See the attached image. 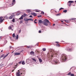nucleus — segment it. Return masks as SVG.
I'll return each mask as SVG.
<instances>
[{
	"instance_id": "f257e3e1",
	"label": "nucleus",
	"mask_w": 76,
	"mask_h": 76,
	"mask_svg": "<svg viewBox=\"0 0 76 76\" xmlns=\"http://www.w3.org/2000/svg\"><path fill=\"white\" fill-rule=\"evenodd\" d=\"M49 53H50L49 54L51 57H57V52L55 51L54 50H52L50 51Z\"/></svg>"
},
{
	"instance_id": "f03ea898",
	"label": "nucleus",
	"mask_w": 76,
	"mask_h": 76,
	"mask_svg": "<svg viewBox=\"0 0 76 76\" xmlns=\"http://www.w3.org/2000/svg\"><path fill=\"white\" fill-rule=\"evenodd\" d=\"M67 59V56L65 54H63L61 56V59L62 60L63 62H65Z\"/></svg>"
},
{
	"instance_id": "7ed1b4c3",
	"label": "nucleus",
	"mask_w": 76,
	"mask_h": 76,
	"mask_svg": "<svg viewBox=\"0 0 76 76\" xmlns=\"http://www.w3.org/2000/svg\"><path fill=\"white\" fill-rule=\"evenodd\" d=\"M23 73V74L25 73V70L24 69H20V72H17L16 74L17 76H20V74H22Z\"/></svg>"
},
{
	"instance_id": "20e7f679",
	"label": "nucleus",
	"mask_w": 76,
	"mask_h": 76,
	"mask_svg": "<svg viewBox=\"0 0 76 76\" xmlns=\"http://www.w3.org/2000/svg\"><path fill=\"white\" fill-rule=\"evenodd\" d=\"M52 63L53 64H58L60 63V62H59V61H58V60L56 59L53 60Z\"/></svg>"
},
{
	"instance_id": "39448f33",
	"label": "nucleus",
	"mask_w": 76,
	"mask_h": 76,
	"mask_svg": "<svg viewBox=\"0 0 76 76\" xmlns=\"http://www.w3.org/2000/svg\"><path fill=\"white\" fill-rule=\"evenodd\" d=\"M73 1H68V2L67 3V4H68V5L70 7L71 6V4L72 3H73Z\"/></svg>"
},
{
	"instance_id": "423d86ee",
	"label": "nucleus",
	"mask_w": 76,
	"mask_h": 76,
	"mask_svg": "<svg viewBox=\"0 0 76 76\" xmlns=\"http://www.w3.org/2000/svg\"><path fill=\"white\" fill-rule=\"evenodd\" d=\"M66 50L68 51H72V50L71 49V48H70V47H67L66 49Z\"/></svg>"
},
{
	"instance_id": "0eeeda50",
	"label": "nucleus",
	"mask_w": 76,
	"mask_h": 76,
	"mask_svg": "<svg viewBox=\"0 0 76 76\" xmlns=\"http://www.w3.org/2000/svg\"><path fill=\"white\" fill-rule=\"evenodd\" d=\"M45 22H47L48 23H49V24H51V23L49 21V20H48L47 19H45L44 20Z\"/></svg>"
},
{
	"instance_id": "6e6552de",
	"label": "nucleus",
	"mask_w": 76,
	"mask_h": 76,
	"mask_svg": "<svg viewBox=\"0 0 76 76\" xmlns=\"http://www.w3.org/2000/svg\"><path fill=\"white\" fill-rule=\"evenodd\" d=\"M12 6H13L14 4H15V3H16V1L15 0H13L12 1Z\"/></svg>"
},
{
	"instance_id": "1a4fd4ad",
	"label": "nucleus",
	"mask_w": 76,
	"mask_h": 76,
	"mask_svg": "<svg viewBox=\"0 0 76 76\" xmlns=\"http://www.w3.org/2000/svg\"><path fill=\"white\" fill-rule=\"evenodd\" d=\"M20 54V53H14V56H19Z\"/></svg>"
},
{
	"instance_id": "9d476101",
	"label": "nucleus",
	"mask_w": 76,
	"mask_h": 76,
	"mask_svg": "<svg viewBox=\"0 0 76 76\" xmlns=\"http://www.w3.org/2000/svg\"><path fill=\"white\" fill-rule=\"evenodd\" d=\"M14 16L13 15H12L9 17L10 19H12L14 18Z\"/></svg>"
},
{
	"instance_id": "9b49d317",
	"label": "nucleus",
	"mask_w": 76,
	"mask_h": 76,
	"mask_svg": "<svg viewBox=\"0 0 76 76\" xmlns=\"http://www.w3.org/2000/svg\"><path fill=\"white\" fill-rule=\"evenodd\" d=\"M3 17H0V22L1 23V22H3V21L4 19H2Z\"/></svg>"
},
{
	"instance_id": "f8f14e48",
	"label": "nucleus",
	"mask_w": 76,
	"mask_h": 76,
	"mask_svg": "<svg viewBox=\"0 0 76 76\" xmlns=\"http://www.w3.org/2000/svg\"><path fill=\"white\" fill-rule=\"evenodd\" d=\"M43 23V25H45V26H47V25H48V23L45 22L44 21Z\"/></svg>"
},
{
	"instance_id": "ddd939ff",
	"label": "nucleus",
	"mask_w": 76,
	"mask_h": 76,
	"mask_svg": "<svg viewBox=\"0 0 76 76\" xmlns=\"http://www.w3.org/2000/svg\"><path fill=\"white\" fill-rule=\"evenodd\" d=\"M39 23H43L44 21H42L41 20H39Z\"/></svg>"
},
{
	"instance_id": "4468645a",
	"label": "nucleus",
	"mask_w": 76,
	"mask_h": 76,
	"mask_svg": "<svg viewBox=\"0 0 76 76\" xmlns=\"http://www.w3.org/2000/svg\"><path fill=\"white\" fill-rule=\"evenodd\" d=\"M31 15H34V16H37V13H35L34 12L32 13Z\"/></svg>"
},
{
	"instance_id": "2eb2a0df",
	"label": "nucleus",
	"mask_w": 76,
	"mask_h": 76,
	"mask_svg": "<svg viewBox=\"0 0 76 76\" xmlns=\"http://www.w3.org/2000/svg\"><path fill=\"white\" fill-rule=\"evenodd\" d=\"M23 19V15L19 19L20 20H22Z\"/></svg>"
},
{
	"instance_id": "dca6fc26",
	"label": "nucleus",
	"mask_w": 76,
	"mask_h": 76,
	"mask_svg": "<svg viewBox=\"0 0 76 76\" xmlns=\"http://www.w3.org/2000/svg\"><path fill=\"white\" fill-rule=\"evenodd\" d=\"M20 13H21V12H20V11H18L17 13V16H18V15H20Z\"/></svg>"
},
{
	"instance_id": "f3484780",
	"label": "nucleus",
	"mask_w": 76,
	"mask_h": 76,
	"mask_svg": "<svg viewBox=\"0 0 76 76\" xmlns=\"http://www.w3.org/2000/svg\"><path fill=\"white\" fill-rule=\"evenodd\" d=\"M28 19H27V18H25L24 19V21H28Z\"/></svg>"
},
{
	"instance_id": "a211bd4d",
	"label": "nucleus",
	"mask_w": 76,
	"mask_h": 76,
	"mask_svg": "<svg viewBox=\"0 0 76 76\" xmlns=\"http://www.w3.org/2000/svg\"><path fill=\"white\" fill-rule=\"evenodd\" d=\"M30 54L31 55H34V52L32 51L30 53Z\"/></svg>"
},
{
	"instance_id": "6ab92c4d",
	"label": "nucleus",
	"mask_w": 76,
	"mask_h": 76,
	"mask_svg": "<svg viewBox=\"0 0 76 76\" xmlns=\"http://www.w3.org/2000/svg\"><path fill=\"white\" fill-rule=\"evenodd\" d=\"M9 53H8L7 55H5L4 57V58H3V59H4V58H6V57H7V56H8V55H9Z\"/></svg>"
},
{
	"instance_id": "aec40b11",
	"label": "nucleus",
	"mask_w": 76,
	"mask_h": 76,
	"mask_svg": "<svg viewBox=\"0 0 76 76\" xmlns=\"http://www.w3.org/2000/svg\"><path fill=\"white\" fill-rule=\"evenodd\" d=\"M31 11L30 10H27L26 11V12L27 13H30Z\"/></svg>"
},
{
	"instance_id": "412c9836",
	"label": "nucleus",
	"mask_w": 76,
	"mask_h": 76,
	"mask_svg": "<svg viewBox=\"0 0 76 76\" xmlns=\"http://www.w3.org/2000/svg\"><path fill=\"white\" fill-rule=\"evenodd\" d=\"M22 64L23 65H25V61H23L22 62Z\"/></svg>"
},
{
	"instance_id": "4be33fe9",
	"label": "nucleus",
	"mask_w": 76,
	"mask_h": 76,
	"mask_svg": "<svg viewBox=\"0 0 76 76\" xmlns=\"http://www.w3.org/2000/svg\"><path fill=\"white\" fill-rule=\"evenodd\" d=\"M23 15V17H26V16H28V15H26V14L25 13H24Z\"/></svg>"
},
{
	"instance_id": "5701e85b",
	"label": "nucleus",
	"mask_w": 76,
	"mask_h": 76,
	"mask_svg": "<svg viewBox=\"0 0 76 76\" xmlns=\"http://www.w3.org/2000/svg\"><path fill=\"white\" fill-rule=\"evenodd\" d=\"M39 61L40 63H41V62H42V60L41 58H39Z\"/></svg>"
},
{
	"instance_id": "b1692460",
	"label": "nucleus",
	"mask_w": 76,
	"mask_h": 76,
	"mask_svg": "<svg viewBox=\"0 0 76 76\" xmlns=\"http://www.w3.org/2000/svg\"><path fill=\"white\" fill-rule=\"evenodd\" d=\"M12 37H13V38H15V37H16V36H15V34L14 33L12 34Z\"/></svg>"
},
{
	"instance_id": "393cba45",
	"label": "nucleus",
	"mask_w": 76,
	"mask_h": 76,
	"mask_svg": "<svg viewBox=\"0 0 76 76\" xmlns=\"http://www.w3.org/2000/svg\"><path fill=\"white\" fill-rule=\"evenodd\" d=\"M28 20H31V21H34V20L32 19H28Z\"/></svg>"
},
{
	"instance_id": "a878e982",
	"label": "nucleus",
	"mask_w": 76,
	"mask_h": 76,
	"mask_svg": "<svg viewBox=\"0 0 76 76\" xmlns=\"http://www.w3.org/2000/svg\"><path fill=\"white\" fill-rule=\"evenodd\" d=\"M42 50L43 51H46V49H45V48H43L42 49Z\"/></svg>"
},
{
	"instance_id": "bb28decb",
	"label": "nucleus",
	"mask_w": 76,
	"mask_h": 76,
	"mask_svg": "<svg viewBox=\"0 0 76 76\" xmlns=\"http://www.w3.org/2000/svg\"><path fill=\"white\" fill-rule=\"evenodd\" d=\"M32 60H33V61H34L36 62L37 61L35 58H32Z\"/></svg>"
},
{
	"instance_id": "cd10ccee",
	"label": "nucleus",
	"mask_w": 76,
	"mask_h": 76,
	"mask_svg": "<svg viewBox=\"0 0 76 76\" xmlns=\"http://www.w3.org/2000/svg\"><path fill=\"white\" fill-rule=\"evenodd\" d=\"M9 29H12V27L10 26L8 27Z\"/></svg>"
},
{
	"instance_id": "c85d7f7f",
	"label": "nucleus",
	"mask_w": 76,
	"mask_h": 76,
	"mask_svg": "<svg viewBox=\"0 0 76 76\" xmlns=\"http://www.w3.org/2000/svg\"><path fill=\"white\" fill-rule=\"evenodd\" d=\"M63 12H64V13H66V12H67V10H64L63 11Z\"/></svg>"
},
{
	"instance_id": "c756f323",
	"label": "nucleus",
	"mask_w": 76,
	"mask_h": 76,
	"mask_svg": "<svg viewBox=\"0 0 76 76\" xmlns=\"http://www.w3.org/2000/svg\"><path fill=\"white\" fill-rule=\"evenodd\" d=\"M15 18H13L12 20V22H15Z\"/></svg>"
},
{
	"instance_id": "7c9ffc66",
	"label": "nucleus",
	"mask_w": 76,
	"mask_h": 76,
	"mask_svg": "<svg viewBox=\"0 0 76 76\" xmlns=\"http://www.w3.org/2000/svg\"><path fill=\"white\" fill-rule=\"evenodd\" d=\"M4 54H2L1 56V58H2V57H4Z\"/></svg>"
},
{
	"instance_id": "2f4dec72",
	"label": "nucleus",
	"mask_w": 76,
	"mask_h": 76,
	"mask_svg": "<svg viewBox=\"0 0 76 76\" xmlns=\"http://www.w3.org/2000/svg\"><path fill=\"white\" fill-rule=\"evenodd\" d=\"M19 37H18V35H17L16 37V39H18V38Z\"/></svg>"
},
{
	"instance_id": "473e14b6",
	"label": "nucleus",
	"mask_w": 76,
	"mask_h": 76,
	"mask_svg": "<svg viewBox=\"0 0 76 76\" xmlns=\"http://www.w3.org/2000/svg\"><path fill=\"white\" fill-rule=\"evenodd\" d=\"M71 75V72H69L68 74H67V75Z\"/></svg>"
},
{
	"instance_id": "72a5a7b5",
	"label": "nucleus",
	"mask_w": 76,
	"mask_h": 76,
	"mask_svg": "<svg viewBox=\"0 0 76 76\" xmlns=\"http://www.w3.org/2000/svg\"><path fill=\"white\" fill-rule=\"evenodd\" d=\"M9 64L10 66L12 65V64H13V62H12V63H10V64Z\"/></svg>"
},
{
	"instance_id": "f704fd0d",
	"label": "nucleus",
	"mask_w": 76,
	"mask_h": 76,
	"mask_svg": "<svg viewBox=\"0 0 76 76\" xmlns=\"http://www.w3.org/2000/svg\"><path fill=\"white\" fill-rule=\"evenodd\" d=\"M71 76H75V75L73 74H71Z\"/></svg>"
},
{
	"instance_id": "c9c22d12",
	"label": "nucleus",
	"mask_w": 76,
	"mask_h": 76,
	"mask_svg": "<svg viewBox=\"0 0 76 76\" xmlns=\"http://www.w3.org/2000/svg\"><path fill=\"white\" fill-rule=\"evenodd\" d=\"M56 45H57V46H58V47H60V45H59V44H56Z\"/></svg>"
},
{
	"instance_id": "e433bc0d",
	"label": "nucleus",
	"mask_w": 76,
	"mask_h": 76,
	"mask_svg": "<svg viewBox=\"0 0 76 76\" xmlns=\"http://www.w3.org/2000/svg\"><path fill=\"white\" fill-rule=\"evenodd\" d=\"M41 13L43 15H44V12L43 11H42L41 12Z\"/></svg>"
},
{
	"instance_id": "4c0bfd02",
	"label": "nucleus",
	"mask_w": 76,
	"mask_h": 76,
	"mask_svg": "<svg viewBox=\"0 0 76 76\" xmlns=\"http://www.w3.org/2000/svg\"><path fill=\"white\" fill-rule=\"evenodd\" d=\"M39 11L38 10H35V12H39Z\"/></svg>"
},
{
	"instance_id": "58836bf2",
	"label": "nucleus",
	"mask_w": 76,
	"mask_h": 76,
	"mask_svg": "<svg viewBox=\"0 0 76 76\" xmlns=\"http://www.w3.org/2000/svg\"><path fill=\"white\" fill-rule=\"evenodd\" d=\"M75 19H76V18H72V20H74V21H75L76 20Z\"/></svg>"
},
{
	"instance_id": "ea45409f",
	"label": "nucleus",
	"mask_w": 76,
	"mask_h": 76,
	"mask_svg": "<svg viewBox=\"0 0 76 76\" xmlns=\"http://www.w3.org/2000/svg\"><path fill=\"white\" fill-rule=\"evenodd\" d=\"M20 23H23V21H22V20H21L20 21Z\"/></svg>"
},
{
	"instance_id": "a19ab883",
	"label": "nucleus",
	"mask_w": 76,
	"mask_h": 76,
	"mask_svg": "<svg viewBox=\"0 0 76 76\" xmlns=\"http://www.w3.org/2000/svg\"><path fill=\"white\" fill-rule=\"evenodd\" d=\"M63 9H64V8H61L59 9V10H63Z\"/></svg>"
},
{
	"instance_id": "79ce46f5",
	"label": "nucleus",
	"mask_w": 76,
	"mask_h": 76,
	"mask_svg": "<svg viewBox=\"0 0 76 76\" xmlns=\"http://www.w3.org/2000/svg\"><path fill=\"white\" fill-rule=\"evenodd\" d=\"M65 22H66L67 23H69V20H66Z\"/></svg>"
},
{
	"instance_id": "37998d69",
	"label": "nucleus",
	"mask_w": 76,
	"mask_h": 76,
	"mask_svg": "<svg viewBox=\"0 0 76 76\" xmlns=\"http://www.w3.org/2000/svg\"><path fill=\"white\" fill-rule=\"evenodd\" d=\"M38 18H40V17H42V15H39L37 16Z\"/></svg>"
},
{
	"instance_id": "c03bdc74",
	"label": "nucleus",
	"mask_w": 76,
	"mask_h": 76,
	"mask_svg": "<svg viewBox=\"0 0 76 76\" xmlns=\"http://www.w3.org/2000/svg\"><path fill=\"white\" fill-rule=\"evenodd\" d=\"M30 46V48H33V47H34V46H33L31 45V46Z\"/></svg>"
},
{
	"instance_id": "a18cd8bd",
	"label": "nucleus",
	"mask_w": 76,
	"mask_h": 76,
	"mask_svg": "<svg viewBox=\"0 0 76 76\" xmlns=\"http://www.w3.org/2000/svg\"><path fill=\"white\" fill-rule=\"evenodd\" d=\"M22 61H20V62H19L18 63H19V64H21V63H22Z\"/></svg>"
},
{
	"instance_id": "49530a36",
	"label": "nucleus",
	"mask_w": 76,
	"mask_h": 76,
	"mask_svg": "<svg viewBox=\"0 0 76 76\" xmlns=\"http://www.w3.org/2000/svg\"><path fill=\"white\" fill-rule=\"evenodd\" d=\"M1 38H2V37L0 36V40H1Z\"/></svg>"
},
{
	"instance_id": "de8ad7c7",
	"label": "nucleus",
	"mask_w": 76,
	"mask_h": 76,
	"mask_svg": "<svg viewBox=\"0 0 76 76\" xmlns=\"http://www.w3.org/2000/svg\"><path fill=\"white\" fill-rule=\"evenodd\" d=\"M39 33H41V30H39Z\"/></svg>"
},
{
	"instance_id": "09e8293b",
	"label": "nucleus",
	"mask_w": 76,
	"mask_h": 76,
	"mask_svg": "<svg viewBox=\"0 0 76 76\" xmlns=\"http://www.w3.org/2000/svg\"><path fill=\"white\" fill-rule=\"evenodd\" d=\"M27 48H31V47L30 46H28V47Z\"/></svg>"
},
{
	"instance_id": "8fccbe9b",
	"label": "nucleus",
	"mask_w": 76,
	"mask_h": 76,
	"mask_svg": "<svg viewBox=\"0 0 76 76\" xmlns=\"http://www.w3.org/2000/svg\"><path fill=\"white\" fill-rule=\"evenodd\" d=\"M29 17H30V18H32V15H30V16H29Z\"/></svg>"
},
{
	"instance_id": "3c124183",
	"label": "nucleus",
	"mask_w": 76,
	"mask_h": 76,
	"mask_svg": "<svg viewBox=\"0 0 76 76\" xmlns=\"http://www.w3.org/2000/svg\"><path fill=\"white\" fill-rule=\"evenodd\" d=\"M10 48H13L12 47V46H10Z\"/></svg>"
},
{
	"instance_id": "603ef678",
	"label": "nucleus",
	"mask_w": 76,
	"mask_h": 76,
	"mask_svg": "<svg viewBox=\"0 0 76 76\" xmlns=\"http://www.w3.org/2000/svg\"><path fill=\"white\" fill-rule=\"evenodd\" d=\"M60 14H57V15H57V16H58V15H60Z\"/></svg>"
},
{
	"instance_id": "864d4df0",
	"label": "nucleus",
	"mask_w": 76,
	"mask_h": 76,
	"mask_svg": "<svg viewBox=\"0 0 76 76\" xmlns=\"http://www.w3.org/2000/svg\"><path fill=\"white\" fill-rule=\"evenodd\" d=\"M37 20V19H35L34 21V22H35L36 21V20Z\"/></svg>"
},
{
	"instance_id": "5fc2aeb1",
	"label": "nucleus",
	"mask_w": 76,
	"mask_h": 76,
	"mask_svg": "<svg viewBox=\"0 0 76 76\" xmlns=\"http://www.w3.org/2000/svg\"><path fill=\"white\" fill-rule=\"evenodd\" d=\"M34 23H37V22H36L35 21H34Z\"/></svg>"
},
{
	"instance_id": "6e6d98bb",
	"label": "nucleus",
	"mask_w": 76,
	"mask_h": 76,
	"mask_svg": "<svg viewBox=\"0 0 76 76\" xmlns=\"http://www.w3.org/2000/svg\"><path fill=\"white\" fill-rule=\"evenodd\" d=\"M20 32H21V30H19V33H20Z\"/></svg>"
},
{
	"instance_id": "4d7b16f0",
	"label": "nucleus",
	"mask_w": 76,
	"mask_h": 76,
	"mask_svg": "<svg viewBox=\"0 0 76 76\" xmlns=\"http://www.w3.org/2000/svg\"><path fill=\"white\" fill-rule=\"evenodd\" d=\"M2 9V7H0V9Z\"/></svg>"
},
{
	"instance_id": "13d9d810",
	"label": "nucleus",
	"mask_w": 76,
	"mask_h": 76,
	"mask_svg": "<svg viewBox=\"0 0 76 76\" xmlns=\"http://www.w3.org/2000/svg\"><path fill=\"white\" fill-rule=\"evenodd\" d=\"M56 43H58V42H56Z\"/></svg>"
},
{
	"instance_id": "bf43d9fd",
	"label": "nucleus",
	"mask_w": 76,
	"mask_h": 76,
	"mask_svg": "<svg viewBox=\"0 0 76 76\" xmlns=\"http://www.w3.org/2000/svg\"><path fill=\"white\" fill-rule=\"evenodd\" d=\"M53 26H54L55 25V24H53Z\"/></svg>"
},
{
	"instance_id": "052dcab7",
	"label": "nucleus",
	"mask_w": 76,
	"mask_h": 76,
	"mask_svg": "<svg viewBox=\"0 0 76 76\" xmlns=\"http://www.w3.org/2000/svg\"><path fill=\"white\" fill-rule=\"evenodd\" d=\"M2 9H4V7H2Z\"/></svg>"
},
{
	"instance_id": "680f3d73",
	"label": "nucleus",
	"mask_w": 76,
	"mask_h": 76,
	"mask_svg": "<svg viewBox=\"0 0 76 76\" xmlns=\"http://www.w3.org/2000/svg\"><path fill=\"white\" fill-rule=\"evenodd\" d=\"M3 50H1V52H3Z\"/></svg>"
},
{
	"instance_id": "e2e57ef3",
	"label": "nucleus",
	"mask_w": 76,
	"mask_h": 76,
	"mask_svg": "<svg viewBox=\"0 0 76 76\" xmlns=\"http://www.w3.org/2000/svg\"><path fill=\"white\" fill-rule=\"evenodd\" d=\"M61 22L63 23V21H61Z\"/></svg>"
},
{
	"instance_id": "0e129e2a",
	"label": "nucleus",
	"mask_w": 76,
	"mask_h": 76,
	"mask_svg": "<svg viewBox=\"0 0 76 76\" xmlns=\"http://www.w3.org/2000/svg\"><path fill=\"white\" fill-rule=\"evenodd\" d=\"M13 52H14V51H13V52L12 53H13Z\"/></svg>"
},
{
	"instance_id": "69168bd1",
	"label": "nucleus",
	"mask_w": 76,
	"mask_h": 76,
	"mask_svg": "<svg viewBox=\"0 0 76 76\" xmlns=\"http://www.w3.org/2000/svg\"><path fill=\"white\" fill-rule=\"evenodd\" d=\"M75 3H76V0L75 1Z\"/></svg>"
},
{
	"instance_id": "338daca9",
	"label": "nucleus",
	"mask_w": 76,
	"mask_h": 76,
	"mask_svg": "<svg viewBox=\"0 0 76 76\" xmlns=\"http://www.w3.org/2000/svg\"><path fill=\"white\" fill-rule=\"evenodd\" d=\"M38 45V44H37V45Z\"/></svg>"
},
{
	"instance_id": "774afa93",
	"label": "nucleus",
	"mask_w": 76,
	"mask_h": 76,
	"mask_svg": "<svg viewBox=\"0 0 76 76\" xmlns=\"http://www.w3.org/2000/svg\"><path fill=\"white\" fill-rule=\"evenodd\" d=\"M1 57H0V59H1Z\"/></svg>"
}]
</instances>
